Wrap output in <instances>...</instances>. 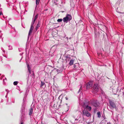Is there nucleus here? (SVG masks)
Returning a JSON list of instances; mask_svg holds the SVG:
<instances>
[{
    "label": "nucleus",
    "instance_id": "1",
    "mask_svg": "<svg viewBox=\"0 0 124 124\" xmlns=\"http://www.w3.org/2000/svg\"><path fill=\"white\" fill-rule=\"evenodd\" d=\"M72 19V17L70 15L67 14L66 17L63 19V21L64 22L67 23Z\"/></svg>",
    "mask_w": 124,
    "mask_h": 124
},
{
    "label": "nucleus",
    "instance_id": "2",
    "mask_svg": "<svg viewBox=\"0 0 124 124\" xmlns=\"http://www.w3.org/2000/svg\"><path fill=\"white\" fill-rule=\"evenodd\" d=\"M84 119L83 117H80L78 119H76L75 120V121L77 122L76 121L78 120V124H84Z\"/></svg>",
    "mask_w": 124,
    "mask_h": 124
},
{
    "label": "nucleus",
    "instance_id": "3",
    "mask_svg": "<svg viewBox=\"0 0 124 124\" xmlns=\"http://www.w3.org/2000/svg\"><path fill=\"white\" fill-rule=\"evenodd\" d=\"M109 106L111 109L114 108L116 107V105L114 102L111 100H109Z\"/></svg>",
    "mask_w": 124,
    "mask_h": 124
},
{
    "label": "nucleus",
    "instance_id": "4",
    "mask_svg": "<svg viewBox=\"0 0 124 124\" xmlns=\"http://www.w3.org/2000/svg\"><path fill=\"white\" fill-rule=\"evenodd\" d=\"M34 23L32 22L31 26L30 27V29L29 31V32L28 35V37H29V36L31 35L32 33L33 30L34 28L33 25Z\"/></svg>",
    "mask_w": 124,
    "mask_h": 124
},
{
    "label": "nucleus",
    "instance_id": "5",
    "mask_svg": "<svg viewBox=\"0 0 124 124\" xmlns=\"http://www.w3.org/2000/svg\"><path fill=\"white\" fill-rule=\"evenodd\" d=\"M34 23L32 22L31 26L30 27V29L29 31V32L28 35V37H29V36L31 35L32 33L33 30L34 28L33 25Z\"/></svg>",
    "mask_w": 124,
    "mask_h": 124
},
{
    "label": "nucleus",
    "instance_id": "6",
    "mask_svg": "<svg viewBox=\"0 0 124 124\" xmlns=\"http://www.w3.org/2000/svg\"><path fill=\"white\" fill-rule=\"evenodd\" d=\"M92 103L93 106L95 107L98 106L100 105V103L96 100L93 101Z\"/></svg>",
    "mask_w": 124,
    "mask_h": 124
},
{
    "label": "nucleus",
    "instance_id": "7",
    "mask_svg": "<svg viewBox=\"0 0 124 124\" xmlns=\"http://www.w3.org/2000/svg\"><path fill=\"white\" fill-rule=\"evenodd\" d=\"M84 115L87 117H89L90 115V114L88 111L84 109L83 111Z\"/></svg>",
    "mask_w": 124,
    "mask_h": 124
},
{
    "label": "nucleus",
    "instance_id": "8",
    "mask_svg": "<svg viewBox=\"0 0 124 124\" xmlns=\"http://www.w3.org/2000/svg\"><path fill=\"white\" fill-rule=\"evenodd\" d=\"M93 89L95 92H98L99 90V86L97 84H95L93 86Z\"/></svg>",
    "mask_w": 124,
    "mask_h": 124
},
{
    "label": "nucleus",
    "instance_id": "9",
    "mask_svg": "<svg viewBox=\"0 0 124 124\" xmlns=\"http://www.w3.org/2000/svg\"><path fill=\"white\" fill-rule=\"evenodd\" d=\"M93 84V82H90L87 83L86 84V88L88 89L91 88Z\"/></svg>",
    "mask_w": 124,
    "mask_h": 124
},
{
    "label": "nucleus",
    "instance_id": "10",
    "mask_svg": "<svg viewBox=\"0 0 124 124\" xmlns=\"http://www.w3.org/2000/svg\"><path fill=\"white\" fill-rule=\"evenodd\" d=\"M89 103L87 102H83L82 106L83 108L85 109V108L88 105Z\"/></svg>",
    "mask_w": 124,
    "mask_h": 124
},
{
    "label": "nucleus",
    "instance_id": "11",
    "mask_svg": "<svg viewBox=\"0 0 124 124\" xmlns=\"http://www.w3.org/2000/svg\"><path fill=\"white\" fill-rule=\"evenodd\" d=\"M74 60L72 59L70 60L69 64L70 65H72L73 63Z\"/></svg>",
    "mask_w": 124,
    "mask_h": 124
},
{
    "label": "nucleus",
    "instance_id": "12",
    "mask_svg": "<svg viewBox=\"0 0 124 124\" xmlns=\"http://www.w3.org/2000/svg\"><path fill=\"white\" fill-rule=\"evenodd\" d=\"M33 112V109L32 108H31L29 110V114L30 115H31L32 114Z\"/></svg>",
    "mask_w": 124,
    "mask_h": 124
},
{
    "label": "nucleus",
    "instance_id": "13",
    "mask_svg": "<svg viewBox=\"0 0 124 124\" xmlns=\"http://www.w3.org/2000/svg\"><path fill=\"white\" fill-rule=\"evenodd\" d=\"M40 24L39 22L38 21V24H37V26H36V30H37V29H38L40 27Z\"/></svg>",
    "mask_w": 124,
    "mask_h": 124
},
{
    "label": "nucleus",
    "instance_id": "14",
    "mask_svg": "<svg viewBox=\"0 0 124 124\" xmlns=\"http://www.w3.org/2000/svg\"><path fill=\"white\" fill-rule=\"evenodd\" d=\"M85 108H87L88 109L89 111L91 110L92 108L91 106H90L88 105Z\"/></svg>",
    "mask_w": 124,
    "mask_h": 124
},
{
    "label": "nucleus",
    "instance_id": "15",
    "mask_svg": "<svg viewBox=\"0 0 124 124\" xmlns=\"http://www.w3.org/2000/svg\"><path fill=\"white\" fill-rule=\"evenodd\" d=\"M38 14H37L35 16H34V17L33 20L35 21L36 19H37V18L38 17Z\"/></svg>",
    "mask_w": 124,
    "mask_h": 124
},
{
    "label": "nucleus",
    "instance_id": "16",
    "mask_svg": "<svg viewBox=\"0 0 124 124\" xmlns=\"http://www.w3.org/2000/svg\"><path fill=\"white\" fill-rule=\"evenodd\" d=\"M97 114L98 115V116L99 117H101V113L100 112H97Z\"/></svg>",
    "mask_w": 124,
    "mask_h": 124
},
{
    "label": "nucleus",
    "instance_id": "17",
    "mask_svg": "<svg viewBox=\"0 0 124 124\" xmlns=\"http://www.w3.org/2000/svg\"><path fill=\"white\" fill-rule=\"evenodd\" d=\"M40 0H36V4L37 5L39 4Z\"/></svg>",
    "mask_w": 124,
    "mask_h": 124
},
{
    "label": "nucleus",
    "instance_id": "18",
    "mask_svg": "<svg viewBox=\"0 0 124 124\" xmlns=\"http://www.w3.org/2000/svg\"><path fill=\"white\" fill-rule=\"evenodd\" d=\"M27 68L28 69V71L31 70V68L29 66V65H27Z\"/></svg>",
    "mask_w": 124,
    "mask_h": 124
},
{
    "label": "nucleus",
    "instance_id": "19",
    "mask_svg": "<svg viewBox=\"0 0 124 124\" xmlns=\"http://www.w3.org/2000/svg\"><path fill=\"white\" fill-rule=\"evenodd\" d=\"M18 83L17 81H15L14 82L13 84L14 85H16Z\"/></svg>",
    "mask_w": 124,
    "mask_h": 124
},
{
    "label": "nucleus",
    "instance_id": "20",
    "mask_svg": "<svg viewBox=\"0 0 124 124\" xmlns=\"http://www.w3.org/2000/svg\"><path fill=\"white\" fill-rule=\"evenodd\" d=\"M62 21V19H59L57 20V21L58 22H61Z\"/></svg>",
    "mask_w": 124,
    "mask_h": 124
},
{
    "label": "nucleus",
    "instance_id": "21",
    "mask_svg": "<svg viewBox=\"0 0 124 124\" xmlns=\"http://www.w3.org/2000/svg\"><path fill=\"white\" fill-rule=\"evenodd\" d=\"M45 84V83L44 82H43L42 81L41 82V86L42 87Z\"/></svg>",
    "mask_w": 124,
    "mask_h": 124
},
{
    "label": "nucleus",
    "instance_id": "22",
    "mask_svg": "<svg viewBox=\"0 0 124 124\" xmlns=\"http://www.w3.org/2000/svg\"><path fill=\"white\" fill-rule=\"evenodd\" d=\"M82 86L81 85V87H80V89H79V90L78 91V93H79L80 92V91H81V90H82Z\"/></svg>",
    "mask_w": 124,
    "mask_h": 124
},
{
    "label": "nucleus",
    "instance_id": "23",
    "mask_svg": "<svg viewBox=\"0 0 124 124\" xmlns=\"http://www.w3.org/2000/svg\"><path fill=\"white\" fill-rule=\"evenodd\" d=\"M8 49L9 50H11L12 49V48L11 46H8Z\"/></svg>",
    "mask_w": 124,
    "mask_h": 124
},
{
    "label": "nucleus",
    "instance_id": "24",
    "mask_svg": "<svg viewBox=\"0 0 124 124\" xmlns=\"http://www.w3.org/2000/svg\"><path fill=\"white\" fill-rule=\"evenodd\" d=\"M28 71H29V74H31V70H29Z\"/></svg>",
    "mask_w": 124,
    "mask_h": 124
},
{
    "label": "nucleus",
    "instance_id": "25",
    "mask_svg": "<svg viewBox=\"0 0 124 124\" xmlns=\"http://www.w3.org/2000/svg\"><path fill=\"white\" fill-rule=\"evenodd\" d=\"M65 98H66V100H68V98L67 97H65Z\"/></svg>",
    "mask_w": 124,
    "mask_h": 124
},
{
    "label": "nucleus",
    "instance_id": "26",
    "mask_svg": "<svg viewBox=\"0 0 124 124\" xmlns=\"http://www.w3.org/2000/svg\"><path fill=\"white\" fill-rule=\"evenodd\" d=\"M35 20H33L32 21V22H34V23H35Z\"/></svg>",
    "mask_w": 124,
    "mask_h": 124
},
{
    "label": "nucleus",
    "instance_id": "27",
    "mask_svg": "<svg viewBox=\"0 0 124 124\" xmlns=\"http://www.w3.org/2000/svg\"><path fill=\"white\" fill-rule=\"evenodd\" d=\"M1 15H3L2 13L1 12H0V16Z\"/></svg>",
    "mask_w": 124,
    "mask_h": 124
},
{
    "label": "nucleus",
    "instance_id": "28",
    "mask_svg": "<svg viewBox=\"0 0 124 124\" xmlns=\"http://www.w3.org/2000/svg\"><path fill=\"white\" fill-rule=\"evenodd\" d=\"M76 65H74V68H76Z\"/></svg>",
    "mask_w": 124,
    "mask_h": 124
},
{
    "label": "nucleus",
    "instance_id": "29",
    "mask_svg": "<svg viewBox=\"0 0 124 124\" xmlns=\"http://www.w3.org/2000/svg\"><path fill=\"white\" fill-rule=\"evenodd\" d=\"M69 39H71V38L70 37L69 38Z\"/></svg>",
    "mask_w": 124,
    "mask_h": 124
},
{
    "label": "nucleus",
    "instance_id": "30",
    "mask_svg": "<svg viewBox=\"0 0 124 124\" xmlns=\"http://www.w3.org/2000/svg\"><path fill=\"white\" fill-rule=\"evenodd\" d=\"M21 124H23V122H22L21 123Z\"/></svg>",
    "mask_w": 124,
    "mask_h": 124
},
{
    "label": "nucleus",
    "instance_id": "31",
    "mask_svg": "<svg viewBox=\"0 0 124 124\" xmlns=\"http://www.w3.org/2000/svg\"><path fill=\"white\" fill-rule=\"evenodd\" d=\"M3 52H4L5 51V50H4V51L3 50Z\"/></svg>",
    "mask_w": 124,
    "mask_h": 124
},
{
    "label": "nucleus",
    "instance_id": "32",
    "mask_svg": "<svg viewBox=\"0 0 124 124\" xmlns=\"http://www.w3.org/2000/svg\"><path fill=\"white\" fill-rule=\"evenodd\" d=\"M5 79H6V80H7V79L6 78H5Z\"/></svg>",
    "mask_w": 124,
    "mask_h": 124
},
{
    "label": "nucleus",
    "instance_id": "33",
    "mask_svg": "<svg viewBox=\"0 0 124 124\" xmlns=\"http://www.w3.org/2000/svg\"><path fill=\"white\" fill-rule=\"evenodd\" d=\"M0 58L1 59V57H0Z\"/></svg>",
    "mask_w": 124,
    "mask_h": 124
}]
</instances>
